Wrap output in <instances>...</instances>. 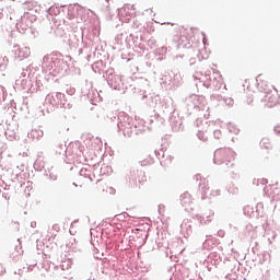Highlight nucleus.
I'll list each match as a JSON object with an SVG mask.
<instances>
[{"mask_svg":"<svg viewBox=\"0 0 280 280\" xmlns=\"http://www.w3.org/2000/svg\"><path fill=\"white\" fill-rule=\"evenodd\" d=\"M268 97V104L270 107L272 106H277L279 104V95L276 93V94H271Z\"/></svg>","mask_w":280,"mask_h":280,"instance_id":"nucleus-2","label":"nucleus"},{"mask_svg":"<svg viewBox=\"0 0 280 280\" xmlns=\"http://www.w3.org/2000/svg\"><path fill=\"white\" fill-rule=\"evenodd\" d=\"M266 194L269 198H271V200H277L278 198H280L279 188L266 187Z\"/></svg>","mask_w":280,"mask_h":280,"instance_id":"nucleus-1","label":"nucleus"},{"mask_svg":"<svg viewBox=\"0 0 280 280\" xmlns=\"http://www.w3.org/2000/svg\"><path fill=\"white\" fill-rule=\"evenodd\" d=\"M36 21V15H31V23H34Z\"/></svg>","mask_w":280,"mask_h":280,"instance_id":"nucleus-3","label":"nucleus"}]
</instances>
